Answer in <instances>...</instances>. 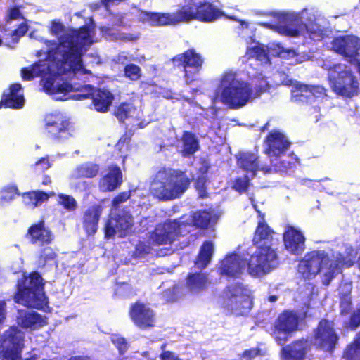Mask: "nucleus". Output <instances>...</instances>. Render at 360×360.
Segmentation results:
<instances>
[{
    "instance_id": "58836bf2",
    "label": "nucleus",
    "mask_w": 360,
    "mask_h": 360,
    "mask_svg": "<svg viewBox=\"0 0 360 360\" xmlns=\"http://www.w3.org/2000/svg\"><path fill=\"white\" fill-rule=\"evenodd\" d=\"M184 155L193 154L198 149L199 145L195 136L190 132H185L182 137Z\"/></svg>"
},
{
    "instance_id": "473e14b6",
    "label": "nucleus",
    "mask_w": 360,
    "mask_h": 360,
    "mask_svg": "<svg viewBox=\"0 0 360 360\" xmlns=\"http://www.w3.org/2000/svg\"><path fill=\"white\" fill-rule=\"evenodd\" d=\"M101 213V207L99 205H94L85 212L83 223L88 234H94L96 231Z\"/></svg>"
},
{
    "instance_id": "cd10ccee",
    "label": "nucleus",
    "mask_w": 360,
    "mask_h": 360,
    "mask_svg": "<svg viewBox=\"0 0 360 360\" xmlns=\"http://www.w3.org/2000/svg\"><path fill=\"white\" fill-rule=\"evenodd\" d=\"M25 102L22 87L20 84H12L8 92H4L0 104L8 108H20Z\"/></svg>"
},
{
    "instance_id": "a19ab883",
    "label": "nucleus",
    "mask_w": 360,
    "mask_h": 360,
    "mask_svg": "<svg viewBox=\"0 0 360 360\" xmlns=\"http://www.w3.org/2000/svg\"><path fill=\"white\" fill-rule=\"evenodd\" d=\"M58 202L65 209L69 211H73L77 208V203L75 198L68 195L60 194L58 195Z\"/></svg>"
},
{
    "instance_id": "4468645a",
    "label": "nucleus",
    "mask_w": 360,
    "mask_h": 360,
    "mask_svg": "<svg viewBox=\"0 0 360 360\" xmlns=\"http://www.w3.org/2000/svg\"><path fill=\"white\" fill-rule=\"evenodd\" d=\"M44 130L51 138L60 140L70 135L72 124L61 113L49 114L44 117Z\"/></svg>"
},
{
    "instance_id": "e2e57ef3",
    "label": "nucleus",
    "mask_w": 360,
    "mask_h": 360,
    "mask_svg": "<svg viewBox=\"0 0 360 360\" xmlns=\"http://www.w3.org/2000/svg\"><path fill=\"white\" fill-rule=\"evenodd\" d=\"M103 32H105V35H108L109 37H111L112 36V34L111 33L112 32V30L109 28H105V30H103Z\"/></svg>"
},
{
    "instance_id": "052dcab7",
    "label": "nucleus",
    "mask_w": 360,
    "mask_h": 360,
    "mask_svg": "<svg viewBox=\"0 0 360 360\" xmlns=\"http://www.w3.org/2000/svg\"><path fill=\"white\" fill-rule=\"evenodd\" d=\"M349 304H350V298L347 295V296L344 297L341 301L340 306L342 308V312L346 311L347 310V309L349 308Z\"/></svg>"
},
{
    "instance_id": "7c9ffc66",
    "label": "nucleus",
    "mask_w": 360,
    "mask_h": 360,
    "mask_svg": "<svg viewBox=\"0 0 360 360\" xmlns=\"http://www.w3.org/2000/svg\"><path fill=\"white\" fill-rule=\"evenodd\" d=\"M28 235L32 243L44 245L52 240L50 231L44 226V222L32 225L28 230Z\"/></svg>"
},
{
    "instance_id": "bb28decb",
    "label": "nucleus",
    "mask_w": 360,
    "mask_h": 360,
    "mask_svg": "<svg viewBox=\"0 0 360 360\" xmlns=\"http://www.w3.org/2000/svg\"><path fill=\"white\" fill-rule=\"evenodd\" d=\"M122 182V174L120 167L113 166L109 167L99 183L102 191H112L119 187Z\"/></svg>"
},
{
    "instance_id": "ddd939ff",
    "label": "nucleus",
    "mask_w": 360,
    "mask_h": 360,
    "mask_svg": "<svg viewBox=\"0 0 360 360\" xmlns=\"http://www.w3.org/2000/svg\"><path fill=\"white\" fill-rule=\"evenodd\" d=\"M23 333L17 328L12 327L3 335L0 358L1 360H18L23 348Z\"/></svg>"
},
{
    "instance_id": "c03bdc74",
    "label": "nucleus",
    "mask_w": 360,
    "mask_h": 360,
    "mask_svg": "<svg viewBox=\"0 0 360 360\" xmlns=\"http://www.w3.org/2000/svg\"><path fill=\"white\" fill-rule=\"evenodd\" d=\"M152 245L149 240L148 241V243L146 244L144 242H140L139 244L136 245V251L135 254L137 257L143 256L146 254H148L150 252L152 249Z\"/></svg>"
},
{
    "instance_id": "2f4dec72",
    "label": "nucleus",
    "mask_w": 360,
    "mask_h": 360,
    "mask_svg": "<svg viewBox=\"0 0 360 360\" xmlns=\"http://www.w3.org/2000/svg\"><path fill=\"white\" fill-rule=\"evenodd\" d=\"M273 231L264 221H259L253 238V243L257 247L272 246L271 242L273 240Z\"/></svg>"
},
{
    "instance_id": "9b49d317",
    "label": "nucleus",
    "mask_w": 360,
    "mask_h": 360,
    "mask_svg": "<svg viewBox=\"0 0 360 360\" xmlns=\"http://www.w3.org/2000/svg\"><path fill=\"white\" fill-rule=\"evenodd\" d=\"M278 259L271 245L258 247L248 262V270L250 275L262 276L276 269Z\"/></svg>"
},
{
    "instance_id": "423d86ee",
    "label": "nucleus",
    "mask_w": 360,
    "mask_h": 360,
    "mask_svg": "<svg viewBox=\"0 0 360 360\" xmlns=\"http://www.w3.org/2000/svg\"><path fill=\"white\" fill-rule=\"evenodd\" d=\"M189 185L190 179L184 172L163 168L156 173L150 191L159 200H171L179 198Z\"/></svg>"
},
{
    "instance_id": "9d476101",
    "label": "nucleus",
    "mask_w": 360,
    "mask_h": 360,
    "mask_svg": "<svg viewBox=\"0 0 360 360\" xmlns=\"http://www.w3.org/2000/svg\"><path fill=\"white\" fill-rule=\"evenodd\" d=\"M221 305L237 315L247 314L252 307L251 290L243 285H231L220 297Z\"/></svg>"
},
{
    "instance_id": "864d4df0",
    "label": "nucleus",
    "mask_w": 360,
    "mask_h": 360,
    "mask_svg": "<svg viewBox=\"0 0 360 360\" xmlns=\"http://www.w3.org/2000/svg\"><path fill=\"white\" fill-rule=\"evenodd\" d=\"M129 196H130V195H129V192L122 193L114 198L113 203L115 205H119V204L126 201L129 198Z\"/></svg>"
},
{
    "instance_id": "72a5a7b5",
    "label": "nucleus",
    "mask_w": 360,
    "mask_h": 360,
    "mask_svg": "<svg viewBox=\"0 0 360 360\" xmlns=\"http://www.w3.org/2000/svg\"><path fill=\"white\" fill-rule=\"evenodd\" d=\"M208 284L207 276L204 274H190L186 280V287L191 293H198L204 290Z\"/></svg>"
},
{
    "instance_id": "0eeeda50",
    "label": "nucleus",
    "mask_w": 360,
    "mask_h": 360,
    "mask_svg": "<svg viewBox=\"0 0 360 360\" xmlns=\"http://www.w3.org/2000/svg\"><path fill=\"white\" fill-rule=\"evenodd\" d=\"M217 98L233 108L243 107L253 98L252 86L233 71L225 72L220 79Z\"/></svg>"
},
{
    "instance_id": "393cba45",
    "label": "nucleus",
    "mask_w": 360,
    "mask_h": 360,
    "mask_svg": "<svg viewBox=\"0 0 360 360\" xmlns=\"http://www.w3.org/2000/svg\"><path fill=\"white\" fill-rule=\"evenodd\" d=\"M248 263L236 254L227 255L220 264L219 269L221 274L229 276H236L245 270Z\"/></svg>"
},
{
    "instance_id": "bf43d9fd",
    "label": "nucleus",
    "mask_w": 360,
    "mask_h": 360,
    "mask_svg": "<svg viewBox=\"0 0 360 360\" xmlns=\"http://www.w3.org/2000/svg\"><path fill=\"white\" fill-rule=\"evenodd\" d=\"M205 183L204 179H198L196 182V188L199 190L201 196L205 195Z\"/></svg>"
},
{
    "instance_id": "774afa93",
    "label": "nucleus",
    "mask_w": 360,
    "mask_h": 360,
    "mask_svg": "<svg viewBox=\"0 0 360 360\" xmlns=\"http://www.w3.org/2000/svg\"><path fill=\"white\" fill-rule=\"evenodd\" d=\"M99 62H100V61H99V60H98V59H96V61H95V63H96V64L99 63Z\"/></svg>"
},
{
    "instance_id": "de8ad7c7",
    "label": "nucleus",
    "mask_w": 360,
    "mask_h": 360,
    "mask_svg": "<svg viewBox=\"0 0 360 360\" xmlns=\"http://www.w3.org/2000/svg\"><path fill=\"white\" fill-rule=\"evenodd\" d=\"M250 176L247 175L244 179H238L233 186L235 190L240 193L244 192L248 186V180Z\"/></svg>"
},
{
    "instance_id": "4c0bfd02",
    "label": "nucleus",
    "mask_w": 360,
    "mask_h": 360,
    "mask_svg": "<svg viewBox=\"0 0 360 360\" xmlns=\"http://www.w3.org/2000/svg\"><path fill=\"white\" fill-rule=\"evenodd\" d=\"M217 219V215L212 211H199L193 215L194 225L201 228H205L210 223L215 222Z\"/></svg>"
},
{
    "instance_id": "0e129e2a",
    "label": "nucleus",
    "mask_w": 360,
    "mask_h": 360,
    "mask_svg": "<svg viewBox=\"0 0 360 360\" xmlns=\"http://www.w3.org/2000/svg\"><path fill=\"white\" fill-rule=\"evenodd\" d=\"M50 182H51V179H50V178H49V176H46V177L44 178V181H43V184H45V185H46V184H49V183H50Z\"/></svg>"
},
{
    "instance_id": "aec40b11",
    "label": "nucleus",
    "mask_w": 360,
    "mask_h": 360,
    "mask_svg": "<svg viewBox=\"0 0 360 360\" xmlns=\"http://www.w3.org/2000/svg\"><path fill=\"white\" fill-rule=\"evenodd\" d=\"M134 224L132 217L128 212H123L117 217L110 218L105 226L107 237L117 236L120 238L126 236L131 231Z\"/></svg>"
},
{
    "instance_id": "680f3d73",
    "label": "nucleus",
    "mask_w": 360,
    "mask_h": 360,
    "mask_svg": "<svg viewBox=\"0 0 360 360\" xmlns=\"http://www.w3.org/2000/svg\"><path fill=\"white\" fill-rule=\"evenodd\" d=\"M242 26H243V25H245V30L243 31V32L241 33V34L243 35V37H245V35L248 34L249 32V30L248 29V25L245 23V22H242Z\"/></svg>"
},
{
    "instance_id": "5701e85b",
    "label": "nucleus",
    "mask_w": 360,
    "mask_h": 360,
    "mask_svg": "<svg viewBox=\"0 0 360 360\" xmlns=\"http://www.w3.org/2000/svg\"><path fill=\"white\" fill-rule=\"evenodd\" d=\"M284 245L292 254H301L304 249L305 238L302 233L292 226H288L283 233Z\"/></svg>"
},
{
    "instance_id": "37998d69",
    "label": "nucleus",
    "mask_w": 360,
    "mask_h": 360,
    "mask_svg": "<svg viewBox=\"0 0 360 360\" xmlns=\"http://www.w3.org/2000/svg\"><path fill=\"white\" fill-rule=\"evenodd\" d=\"M1 199L4 201H11L18 195V189L15 186H10L4 188L1 193Z\"/></svg>"
},
{
    "instance_id": "c756f323",
    "label": "nucleus",
    "mask_w": 360,
    "mask_h": 360,
    "mask_svg": "<svg viewBox=\"0 0 360 360\" xmlns=\"http://www.w3.org/2000/svg\"><path fill=\"white\" fill-rule=\"evenodd\" d=\"M309 349L307 341L300 340L284 348L283 355L286 360H304Z\"/></svg>"
},
{
    "instance_id": "5fc2aeb1",
    "label": "nucleus",
    "mask_w": 360,
    "mask_h": 360,
    "mask_svg": "<svg viewBox=\"0 0 360 360\" xmlns=\"http://www.w3.org/2000/svg\"><path fill=\"white\" fill-rule=\"evenodd\" d=\"M41 257L44 259H53L56 257V252L50 248H46L44 249Z\"/></svg>"
},
{
    "instance_id": "39448f33",
    "label": "nucleus",
    "mask_w": 360,
    "mask_h": 360,
    "mask_svg": "<svg viewBox=\"0 0 360 360\" xmlns=\"http://www.w3.org/2000/svg\"><path fill=\"white\" fill-rule=\"evenodd\" d=\"M307 15V10L302 11L300 15L294 13H280L276 15L278 20L276 24L263 25L286 36L305 37L307 34L314 40H321L328 26L326 19L321 16L315 17L314 15L306 18Z\"/></svg>"
},
{
    "instance_id": "a878e982",
    "label": "nucleus",
    "mask_w": 360,
    "mask_h": 360,
    "mask_svg": "<svg viewBox=\"0 0 360 360\" xmlns=\"http://www.w3.org/2000/svg\"><path fill=\"white\" fill-rule=\"evenodd\" d=\"M268 148L266 153L269 156H278L284 153L289 146V142L280 131H274L266 138Z\"/></svg>"
},
{
    "instance_id": "f704fd0d",
    "label": "nucleus",
    "mask_w": 360,
    "mask_h": 360,
    "mask_svg": "<svg viewBox=\"0 0 360 360\" xmlns=\"http://www.w3.org/2000/svg\"><path fill=\"white\" fill-rule=\"evenodd\" d=\"M115 115L120 121H124L129 118L139 120L142 117L141 110L136 108L132 104L128 103H121L115 110Z\"/></svg>"
},
{
    "instance_id": "4d7b16f0",
    "label": "nucleus",
    "mask_w": 360,
    "mask_h": 360,
    "mask_svg": "<svg viewBox=\"0 0 360 360\" xmlns=\"http://www.w3.org/2000/svg\"><path fill=\"white\" fill-rule=\"evenodd\" d=\"M21 16L20 11L17 8H13L9 11L8 13V20L19 19Z\"/></svg>"
},
{
    "instance_id": "338daca9",
    "label": "nucleus",
    "mask_w": 360,
    "mask_h": 360,
    "mask_svg": "<svg viewBox=\"0 0 360 360\" xmlns=\"http://www.w3.org/2000/svg\"><path fill=\"white\" fill-rule=\"evenodd\" d=\"M269 301L271 302H275L276 300V296H271L269 298Z\"/></svg>"
},
{
    "instance_id": "2eb2a0df",
    "label": "nucleus",
    "mask_w": 360,
    "mask_h": 360,
    "mask_svg": "<svg viewBox=\"0 0 360 360\" xmlns=\"http://www.w3.org/2000/svg\"><path fill=\"white\" fill-rule=\"evenodd\" d=\"M299 317L293 311H285L278 318L274 337L279 345L284 344L290 335L298 330Z\"/></svg>"
},
{
    "instance_id": "f8f14e48",
    "label": "nucleus",
    "mask_w": 360,
    "mask_h": 360,
    "mask_svg": "<svg viewBox=\"0 0 360 360\" xmlns=\"http://www.w3.org/2000/svg\"><path fill=\"white\" fill-rule=\"evenodd\" d=\"M246 55L260 61L262 63L267 64L269 62L268 53L273 56H278L281 58L293 57L295 52L292 50H285L280 44H272L271 47L266 48L264 45L255 41L252 36L247 39Z\"/></svg>"
},
{
    "instance_id": "20e7f679",
    "label": "nucleus",
    "mask_w": 360,
    "mask_h": 360,
    "mask_svg": "<svg viewBox=\"0 0 360 360\" xmlns=\"http://www.w3.org/2000/svg\"><path fill=\"white\" fill-rule=\"evenodd\" d=\"M186 4L172 13H141L140 19L152 26L174 25L194 20L212 22L219 18L221 13L210 2V0H186Z\"/></svg>"
},
{
    "instance_id": "f3484780",
    "label": "nucleus",
    "mask_w": 360,
    "mask_h": 360,
    "mask_svg": "<svg viewBox=\"0 0 360 360\" xmlns=\"http://www.w3.org/2000/svg\"><path fill=\"white\" fill-rule=\"evenodd\" d=\"M285 85L292 86L291 89L292 99L295 102L314 103L316 99L323 98L326 94V89L321 86H308L297 82L289 81Z\"/></svg>"
},
{
    "instance_id": "79ce46f5",
    "label": "nucleus",
    "mask_w": 360,
    "mask_h": 360,
    "mask_svg": "<svg viewBox=\"0 0 360 360\" xmlns=\"http://www.w3.org/2000/svg\"><path fill=\"white\" fill-rule=\"evenodd\" d=\"M124 74L131 80H138L141 77V69L134 64L127 65L124 68Z\"/></svg>"
},
{
    "instance_id": "412c9836",
    "label": "nucleus",
    "mask_w": 360,
    "mask_h": 360,
    "mask_svg": "<svg viewBox=\"0 0 360 360\" xmlns=\"http://www.w3.org/2000/svg\"><path fill=\"white\" fill-rule=\"evenodd\" d=\"M332 49L345 58H354L360 51V39L354 35L336 37L332 42Z\"/></svg>"
},
{
    "instance_id": "f03ea898",
    "label": "nucleus",
    "mask_w": 360,
    "mask_h": 360,
    "mask_svg": "<svg viewBox=\"0 0 360 360\" xmlns=\"http://www.w3.org/2000/svg\"><path fill=\"white\" fill-rule=\"evenodd\" d=\"M354 250L349 249L347 255L340 252H326L323 250L312 251L304 257L297 266V271L304 279L311 280L321 274L322 283L328 285L343 267L353 264Z\"/></svg>"
},
{
    "instance_id": "69168bd1",
    "label": "nucleus",
    "mask_w": 360,
    "mask_h": 360,
    "mask_svg": "<svg viewBox=\"0 0 360 360\" xmlns=\"http://www.w3.org/2000/svg\"><path fill=\"white\" fill-rule=\"evenodd\" d=\"M345 288H346L347 291L348 292H350V290H351V285H350L345 284Z\"/></svg>"
},
{
    "instance_id": "1a4fd4ad",
    "label": "nucleus",
    "mask_w": 360,
    "mask_h": 360,
    "mask_svg": "<svg viewBox=\"0 0 360 360\" xmlns=\"http://www.w3.org/2000/svg\"><path fill=\"white\" fill-rule=\"evenodd\" d=\"M329 84L338 95L352 97L358 94L359 82L352 69L345 64H336L328 70Z\"/></svg>"
},
{
    "instance_id": "09e8293b",
    "label": "nucleus",
    "mask_w": 360,
    "mask_h": 360,
    "mask_svg": "<svg viewBox=\"0 0 360 360\" xmlns=\"http://www.w3.org/2000/svg\"><path fill=\"white\" fill-rule=\"evenodd\" d=\"M112 341L117 346L120 352H123L127 349V342L122 338L114 336Z\"/></svg>"
},
{
    "instance_id": "c9c22d12",
    "label": "nucleus",
    "mask_w": 360,
    "mask_h": 360,
    "mask_svg": "<svg viewBox=\"0 0 360 360\" xmlns=\"http://www.w3.org/2000/svg\"><path fill=\"white\" fill-rule=\"evenodd\" d=\"M49 195L41 191H32L24 193L22 195L24 204L29 208H35L47 201Z\"/></svg>"
},
{
    "instance_id": "ea45409f",
    "label": "nucleus",
    "mask_w": 360,
    "mask_h": 360,
    "mask_svg": "<svg viewBox=\"0 0 360 360\" xmlns=\"http://www.w3.org/2000/svg\"><path fill=\"white\" fill-rule=\"evenodd\" d=\"M98 172V167L95 165H84L77 167L72 173V176L77 179L80 177L91 178Z\"/></svg>"
},
{
    "instance_id": "49530a36",
    "label": "nucleus",
    "mask_w": 360,
    "mask_h": 360,
    "mask_svg": "<svg viewBox=\"0 0 360 360\" xmlns=\"http://www.w3.org/2000/svg\"><path fill=\"white\" fill-rule=\"evenodd\" d=\"M51 167V163L48 158H41L34 165L36 172H44Z\"/></svg>"
},
{
    "instance_id": "a18cd8bd",
    "label": "nucleus",
    "mask_w": 360,
    "mask_h": 360,
    "mask_svg": "<svg viewBox=\"0 0 360 360\" xmlns=\"http://www.w3.org/2000/svg\"><path fill=\"white\" fill-rule=\"evenodd\" d=\"M354 355H360V334L355 340L354 344L351 345L347 352V356L348 358L352 359Z\"/></svg>"
},
{
    "instance_id": "a211bd4d",
    "label": "nucleus",
    "mask_w": 360,
    "mask_h": 360,
    "mask_svg": "<svg viewBox=\"0 0 360 360\" xmlns=\"http://www.w3.org/2000/svg\"><path fill=\"white\" fill-rule=\"evenodd\" d=\"M176 60L183 63L186 84H189L197 80L198 73L204 61L202 57L199 53H196L194 49H189L181 55L178 56Z\"/></svg>"
},
{
    "instance_id": "f257e3e1",
    "label": "nucleus",
    "mask_w": 360,
    "mask_h": 360,
    "mask_svg": "<svg viewBox=\"0 0 360 360\" xmlns=\"http://www.w3.org/2000/svg\"><path fill=\"white\" fill-rule=\"evenodd\" d=\"M50 32L58 38V44L45 41V50H41L46 56V60H40L31 69L22 70L25 80H30L34 77L42 76L43 80L49 77L56 78L66 75L67 78H77L85 80L91 75V72L82 64L81 56L91 45L93 30L84 27L79 30L66 29L63 23L53 20L51 22Z\"/></svg>"
},
{
    "instance_id": "3c124183",
    "label": "nucleus",
    "mask_w": 360,
    "mask_h": 360,
    "mask_svg": "<svg viewBox=\"0 0 360 360\" xmlns=\"http://www.w3.org/2000/svg\"><path fill=\"white\" fill-rule=\"evenodd\" d=\"M160 358L161 360H181L176 354L169 351H164Z\"/></svg>"
},
{
    "instance_id": "6e6552de",
    "label": "nucleus",
    "mask_w": 360,
    "mask_h": 360,
    "mask_svg": "<svg viewBox=\"0 0 360 360\" xmlns=\"http://www.w3.org/2000/svg\"><path fill=\"white\" fill-rule=\"evenodd\" d=\"M15 300L28 307L43 309L47 306L48 301L44 292L42 278L39 274H31L18 285V292L15 296Z\"/></svg>"
},
{
    "instance_id": "b1692460",
    "label": "nucleus",
    "mask_w": 360,
    "mask_h": 360,
    "mask_svg": "<svg viewBox=\"0 0 360 360\" xmlns=\"http://www.w3.org/2000/svg\"><path fill=\"white\" fill-rule=\"evenodd\" d=\"M16 322L19 326L30 330L37 329L46 324L45 319L41 315L27 309L18 310Z\"/></svg>"
},
{
    "instance_id": "c85d7f7f",
    "label": "nucleus",
    "mask_w": 360,
    "mask_h": 360,
    "mask_svg": "<svg viewBox=\"0 0 360 360\" xmlns=\"http://www.w3.org/2000/svg\"><path fill=\"white\" fill-rule=\"evenodd\" d=\"M237 163L240 168L246 171L249 176L252 178L256 172L260 169L264 170L265 167H259L257 156L252 153L242 152L237 155Z\"/></svg>"
},
{
    "instance_id": "8fccbe9b",
    "label": "nucleus",
    "mask_w": 360,
    "mask_h": 360,
    "mask_svg": "<svg viewBox=\"0 0 360 360\" xmlns=\"http://www.w3.org/2000/svg\"><path fill=\"white\" fill-rule=\"evenodd\" d=\"M259 350L257 349H252L244 352L241 360H251L252 358L259 355Z\"/></svg>"
},
{
    "instance_id": "dca6fc26",
    "label": "nucleus",
    "mask_w": 360,
    "mask_h": 360,
    "mask_svg": "<svg viewBox=\"0 0 360 360\" xmlns=\"http://www.w3.org/2000/svg\"><path fill=\"white\" fill-rule=\"evenodd\" d=\"M180 225L175 221L158 224L150 233L149 242L153 245H171L180 234Z\"/></svg>"
},
{
    "instance_id": "603ef678",
    "label": "nucleus",
    "mask_w": 360,
    "mask_h": 360,
    "mask_svg": "<svg viewBox=\"0 0 360 360\" xmlns=\"http://www.w3.org/2000/svg\"><path fill=\"white\" fill-rule=\"evenodd\" d=\"M255 84L257 85L259 91H265L269 86L268 82L263 77H257V81L255 82Z\"/></svg>"
},
{
    "instance_id": "4be33fe9",
    "label": "nucleus",
    "mask_w": 360,
    "mask_h": 360,
    "mask_svg": "<svg viewBox=\"0 0 360 360\" xmlns=\"http://www.w3.org/2000/svg\"><path fill=\"white\" fill-rule=\"evenodd\" d=\"M130 316L134 323L141 328H147L154 325L155 313L143 303L136 302L131 306Z\"/></svg>"
},
{
    "instance_id": "6ab92c4d",
    "label": "nucleus",
    "mask_w": 360,
    "mask_h": 360,
    "mask_svg": "<svg viewBox=\"0 0 360 360\" xmlns=\"http://www.w3.org/2000/svg\"><path fill=\"white\" fill-rule=\"evenodd\" d=\"M338 341V336L333 329V324L328 320H321L314 330V345L326 350L331 351Z\"/></svg>"
},
{
    "instance_id": "13d9d810",
    "label": "nucleus",
    "mask_w": 360,
    "mask_h": 360,
    "mask_svg": "<svg viewBox=\"0 0 360 360\" xmlns=\"http://www.w3.org/2000/svg\"><path fill=\"white\" fill-rule=\"evenodd\" d=\"M27 30V26L26 24L22 23L20 25L18 28L15 30L13 36L14 37H21L23 36Z\"/></svg>"
},
{
    "instance_id": "6e6d98bb",
    "label": "nucleus",
    "mask_w": 360,
    "mask_h": 360,
    "mask_svg": "<svg viewBox=\"0 0 360 360\" xmlns=\"http://www.w3.org/2000/svg\"><path fill=\"white\" fill-rule=\"evenodd\" d=\"M6 316V304L4 301H0V326L4 323Z\"/></svg>"
},
{
    "instance_id": "e433bc0d",
    "label": "nucleus",
    "mask_w": 360,
    "mask_h": 360,
    "mask_svg": "<svg viewBox=\"0 0 360 360\" xmlns=\"http://www.w3.org/2000/svg\"><path fill=\"white\" fill-rule=\"evenodd\" d=\"M214 252V245L212 242H205L200 248L195 265L198 268L203 269L210 262Z\"/></svg>"
},
{
    "instance_id": "7ed1b4c3",
    "label": "nucleus",
    "mask_w": 360,
    "mask_h": 360,
    "mask_svg": "<svg viewBox=\"0 0 360 360\" xmlns=\"http://www.w3.org/2000/svg\"><path fill=\"white\" fill-rule=\"evenodd\" d=\"M43 88L46 92L56 100H82L92 96L93 105L96 110L105 112L111 105L114 96L106 89L94 91L89 84L68 83L60 76L56 78L49 77L43 80Z\"/></svg>"
}]
</instances>
